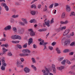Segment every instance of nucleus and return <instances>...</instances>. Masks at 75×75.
<instances>
[{
    "instance_id": "bf43d9fd",
    "label": "nucleus",
    "mask_w": 75,
    "mask_h": 75,
    "mask_svg": "<svg viewBox=\"0 0 75 75\" xmlns=\"http://www.w3.org/2000/svg\"><path fill=\"white\" fill-rule=\"evenodd\" d=\"M40 44L41 45H43L44 44V42H40Z\"/></svg>"
},
{
    "instance_id": "dca6fc26",
    "label": "nucleus",
    "mask_w": 75,
    "mask_h": 75,
    "mask_svg": "<svg viewBox=\"0 0 75 75\" xmlns=\"http://www.w3.org/2000/svg\"><path fill=\"white\" fill-rule=\"evenodd\" d=\"M70 44V40H69L67 41H65L64 42V44L67 45V44Z\"/></svg>"
},
{
    "instance_id": "72a5a7b5",
    "label": "nucleus",
    "mask_w": 75,
    "mask_h": 75,
    "mask_svg": "<svg viewBox=\"0 0 75 75\" xmlns=\"http://www.w3.org/2000/svg\"><path fill=\"white\" fill-rule=\"evenodd\" d=\"M64 68V67L63 66H61L59 68V70H62Z\"/></svg>"
},
{
    "instance_id": "680f3d73",
    "label": "nucleus",
    "mask_w": 75,
    "mask_h": 75,
    "mask_svg": "<svg viewBox=\"0 0 75 75\" xmlns=\"http://www.w3.org/2000/svg\"><path fill=\"white\" fill-rule=\"evenodd\" d=\"M64 22V24H67V23H68V21H65Z\"/></svg>"
},
{
    "instance_id": "5fc2aeb1",
    "label": "nucleus",
    "mask_w": 75,
    "mask_h": 75,
    "mask_svg": "<svg viewBox=\"0 0 75 75\" xmlns=\"http://www.w3.org/2000/svg\"><path fill=\"white\" fill-rule=\"evenodd\" d=\"M41 7V5L40 4H39L38 6V8H40Z\"/></svg>"
},
{
    "instance_id": "a211bd4d",
    "label": "nucleus",
    "mask_w": 75,
    "mask_h": 75,
    "mask_svg": "<svg viewBox=\"0 0 75 75\" xmlns=\"http://www.w3.org/2000/svg\"><path fill=\"white\" fill-rule=\"evenodd\" d=\"M30 35L31 36H34L35 35V33L33 31H31L30 33Z\"/></svg>"
},
{
    "instance_id": "0e129e2a",
    "label": "nucleus",
    "mask_w": 75,
    "mask_h": 75,
    "mask_svg": "<svg viewBox=\"0 0 75 75\" xmlns=\"http://www.w3.org/2000/svg\"><path fill=\"white\" fill-rule=\"evenodd\" d=\"M28 54H24V56H28Z\"/></svg>"
},
{
    "instance_id": "bb28decb",
    "label": "nucleus",
    "mask_w": 75,
    "mask_h": 75,
    "mask_svg": "<svg viewBox=\"0 0 75 75\" xmlns=\"http://www.w3.org/2000/svg\"><path fill=\"white\" fill-rule=\"evenodd\" d=\"M2 47H5L6 48H7L8 47V45L7 44H6L5 45H1Z\"/></svg>"
},
{
    "instance_id": "2eb2a0df",
    "label": "nucleus",
    "mask_w": 75,
    "mask_h": 75,
    "mask_svg": "<svg viewBox=\"0 0 75 75\" xmlns=\"http://www.w3.org/2000/svg\"><path fill=\"white\" fill-rule=\"evenodd\" d=\"M11 26H8L7 27H6L4 28V30H10V29H11Z\"/></svg>"
},
{
    "instance_id": "603ef678",
    "label": "nucleus",
    "mask_w": 75,
    "mask_h": 75,
    "mask_svg": "<svg viewBox=\"0 0 75 75\" xmlns=\"http://www.w3.org/2000/svg\"><path fill=\"white\" fill-rule=\"evenodd\" d=\"M75 44V43L74 42H72L70 44V46H73V45H74Z\"/></svg>"
},
{
    "instance_id": "052dcab7",
    "label": "nucleus",
    "mask_w": 75,
    "mask_h": 75,
    "mask_svg": "<svg viewBox=\"0 0 75 75\" xmlns=\"http://www.w3.org/2000/svg\"><path fill=\"white\" fill-rule=\"evenodd\" d=\"M21 61H22V62H23V61H24V59L23 58H21Z\"/></svg>"
},
{
    "instance_id": "473e14b6",
    "label": "nucleus",
    "mask_w": 75,
    "mask_h": 75,
    "mask_svg": "<svg viewBox=\"0 0 75 75\" xmlns=\"http://www.w3.org/2000/svg\"><path fill=\"white\" fill-rule=\"evenodd\" d=\"M71 16H75V13L74 12H71V14L70 15V16L71 17Z\"/></svg>"
},
{
    "instance_id": "09e8293b",
    "label": "nucleus",
    "mask_w": 75,
    "mask_h": 75,
    "mask_svg": "<svg viewBox=\"0 0 75 75\" xmlns=\"http://www.w3.org/2000/svg\"><path fill=\"white\" fill-rule=\"evenodd\" d=\"M63 58H64L63 57H60V58L59 59V61H61L63 59Z\"/></svg>"
},
{
    "instance_id": "6ab92c4d",
    "label": "nucleus",
    "mask_w": 75,
    "mask_h": 75,
    "mask_svg": "<svg viewBox=\"0 0 75 75\" xmlns=\"http://www.w3.org/2000/svg\"><path fill=\"white\" fill-rule=\"evenodd\" d=\"M21 20L23 21V22L25 24H27V20L26 19H24L23 18H22L21 19Z\"/></svg>"
},
{
    "instance_id": "f704fd0d",
    "label": "nucleus",
    "mask_w": 75,
    "mask_h": 75,
    "mask_svg": "<svg viewBox=\"0 0 75 75\" xmlns=\"http://www.w3.org/2000/svg\"><path fill=\"white\" fill-rule=\"evenodd\" d=\"M32 60V61L33 63H35V59L33 58L31 59Z\"/></svg>"
},
{
    "instance_id": "2f4dec72",
    "label": "nucleus",
    "mask_w": 75,
    "mask_h": 75,
    "mask_svg": "<svg viewBox=\"0 0 75 75\" xmlns=\"http://www.w3.org/2000/svg\"><path fill=\"white\" fill-rule=\"evenodd\" d=\"M66 62V60H64L61 63L62 65H65V63Z\"/></svg>"
},
{
    "instance_id": "69168bd1",
    "label": "nucleus",
    "mask_w": 75,
    "mask_h": 75,
    "mask_svg": "<svg viewBox=\"0 0 75 75\" xmlns=\"http://www.w3.org/2000/svg\"><path fill=\"white\" fill-rule=\"evenodd\" d=\"M46 49H47V48L46 47V45H44V50H46Z\"/></svg>"
},
{
    "instance_id": "c85d7f7f",
    "label": "nucleus",
    "mask_w": 75,
    "mask_h": 75,
    "mask_svg": "<svg viewBox=\"0 0 75 75\" xmlns=\"http://www.w3.org/2000/svg\"><path fill=\"white\" fill-rule=\"evenodd\" d=\"M70 50L69 49H65V50H64V52H65V53H66V52H69Z\"/></svg>"
},
{
    "instance_id": "ea45409f",
    "label": "nucleus",
    "mask_w": 75,
    "mask_h": 75,
    "mask_svg": "<svg viewBox=\"0 0 75 75\" xmlns=\"http://www.w3.org/2000/svg\"><path fill=\"white\" fill-rule=\"evenodd\" d=\"M35 19H33V20H31L30 21V22L31 23H35Z\"/></svg>"
},
{
    "instance_id": "aec40b11",
    "label": "nucleus",
    "mask_w": 75,
    "mask_h": 75,
    "mask_svg": "<svg viewBox=\"0 0 75 75\" xmlns=\"http://www.w3.org/2000/svg\"><path fill=\"white\" fill-rule=\"evenodd\" d=\"M36 13V12L34 11H32L31 12V14L33 16H34V15Z\"/></svg>"
},
{
    "instance_id": "cd10ccee",
    "label": "nucleus",
    "mask_w": 75,
    "mask_h": 75,
    "mask_svg": "<svg viewBox=\"0 0 75 75\" xmlns=\"http://www.w3.org/2000/svg\"><path fill=\"white\" fill-rule=\"evenodd\" d=\"M6 68H5V67H4V66L2 65L1 67V69L2 71H5Z\"/></svg>"
},
{
    "instance_id": "f8f14e48",
    "label": "nucleus",
    "mask_w": 75,
    "mask_h": 75,
    "mask_svg": "<svg viewBox=\"0 0 75 75\" xmlns=\"http://www.w3.org/2000/svg\"><path fill=\"white\" fill-rule=\"evenodd\" d=\"M71 10V8H70V7L68 5L67 6L66 11L67 12H69Z\"/></svg>"
},
{
    "instance_id": "1a4fd4ad",
    "label": "nucleus",
    "mask_w": 75,
    "mask_h": 75,
    "mask_svg": "<svg viewBox=\"0 0 75 75\" xmlns=\"http://www.w3.org/2000/svg\"><path fill=\"white\" fill-rule=\"evenodd\" d=\"M23 52L24 53V54H25L26 53H30V50H29L26 49L24 50H23Z\"/></svg>"
},
{
    "instance_id": "7c9ffc66",
    "label": "nucleus",
    "mask_w": 75,
    "mask_h": 75,
    "mask_svg": "<svg viewBox=\"0 0 75 75\" xmlns=\"http://www.w3.org/2000/svg\"><path fill=\"white\" fill-rule=\"evenodd\" d=\"M48 9V7H47L46 5L45 6V8H44L43 10L44 11H47V10Z\"/></svg>"
},
{
    "instance_id": "864d4df0",
    "label": "nucleus",
    "mask_w": 75,
    "mask_h": 75,
    "mask_svg": "<svg viewBox=\"0 0 75 75\" xmlns=\"http://www.w3.org/2000/svg\"><path fill=\"white\" fill-rule=\"evenodd\" d=\"M34 48H37V46L35 45V44H34L33 46Z\"/></svg>"
},
{
    "instance_id": "49530a36",
    "label": "nucleus",
    "mask_w": 75,
    "mask_h": 75,
    "mask_svg": "<svg viewBox=\"0 0 75 75\" xmlns=\"http://www.w3.org/2000/svg\"><path fill=\"white\" fill-rule=\"evenodd\" d=\"M19 55L21 57H24V54L23 53H21L19 54Z\"/></svg>"
},
{
    "instance_id": "c03bdc74",
    "label": "nucleus",
    "mask_w": 75,
    "mask_h": 75,
    "mask_svg": "<svg viewBox=\"0 0 75 75\" xmlns=\"http://www.w3.org/2000/svg\"><path fill=\"white\" fill-rule=\"evenodd\" d=\"M52 23H54V18H52L51 21H50V24H52Z\"/></svg>"
},
{
    "instance_id": "b1692460",
    "label": "nucleus",
    "mask_w": 75,
    "mask_h": 75,
    "mask_svg": "<svg viewBox=\"0 0 75 75\" xmlns=\"http://www.w3.org/2000/svg\"><path fill=\"white\" fill-rule=\"evenodd\" d=\"M6 39L5 38H4L0 40V41H6Z\"/></svg>"
},
{
    "instance_id": "39448f33",
    "label": "nucleus",
    "mask_w": 75,
    "mask_h": 75,
    "mask_svg": "<svg viewBox=\"0 0 75 75\" xmlns=\"http://www.w3.org/2000/svg\"><path fill=\"white\" fill-rule=\"evenodd\" d=\"M2 50H3L2 53H0V55H3V54H6V52L7 51V49H5L4 47H3Z\"/></svg>"
},
{
    "instance_id": "6e6552de",
    "label": "nucleus",
    "mask_w": 75,
    "mask_h": 75,
    "mask_svg": "<svg viewBox=\"0 0 75 75\" xmlns=\"http://www.w3.org/2000/svg\"><path fill=\"white\" fill-rule=\"evenodd\" d=\"M4 57H3L2 59V62L3 66H5V67L6 66V63L5 62V61L4 60Z\"/></svg>"
},
{
    "instance_id": "a878e982",
    "label": "nucleus",
    "mask_w": 75,
    "mask_h": 75,
    "mask_svg": "<svg viewBox=\"0 0 75 75\" xmlns=\"http://www.w3.org/2000/svg\"><path fill=\"white\" fill-rule=\"evenodd\" d=\"M31 8H36V6L35 4H33L31 6Z\"/></svg>"
},
{
    "instance_id": "a18cd8bd",
    "label": "nucleus",
    "mask_w": 75,
    "mask_h": 75,
    "mask_svg": "<svg viewBox=\"0 0 75 75\" xmlns=\"http://www.w3.org/2000/svg\"><path fill=\"white\" fill-rule=\"evenodd\" d=\"M69 73H70V74H72V75H75V73H74L73 71H70L69 72Z\"/></svg>"
},
{
    "instance_id": "79ce46f5",
    "label": "nucleus",
    "mask_w": 75,
    "mask_h": 75,
    "mask_svg": "<svg viewBox=\"0 0 75 75\" xmlns=\"http://www.w3.org/2000/svg\"><path fill=\"white\" fill-rule=\"evenodd\" d=\"M13 31L15 32H17V28H16L14 27L13 29Z\"/></svg>"
},
{
    "instance_id": "e433bc0d",
    "label": "nucleus",
    "mask_w": 75,
    "mask_h": 75,
    "mask_svg": "<svg viewBox=\"0 0 75 75\" xmlns=\"http://www.w3.org/2000/svg\"><path fill=\"white\" fill-rule=\"evenodd\" d=\"M66 62H67V64H71V62H70L68 60H66Z\"/></svg>"
},
{
    "instance_id": "f3484780",
    "label": "nucleus",
    "mask_w": 75,
    "mask_h": 75,
    "mask_svg": "<svg viewBox=\"0 0 75 75\" xmlns=\"http://www.w3.org/2000/svg\"><path fill=\"white\" fill-rule=\"evenodd\" d=\"M18 32L19 34H22L23 32V29H19L18 30Z\"/></svg>"
},
{
    "instance_id": "5701e85b",
    "label": "nucleus",
    "mask_w": 75,
    "mask_h": 75,
    "mask_svg": "<svg viewBox=\"0 0 75 75\" xmlns=\"http://www.w3.org/2000/svg\"><path fill=\"white\" fill-rule=\"evenodd\" d=\"M17 48H18L19 49H21L22 48V46L21 45H17Z\"/></svg>"
},
{
    "instance_id": "a19ab883",
    "label": "nucleus",
    "mask_w": 75,
    "mask_h": 75,
    "mask_svg": "<svg viewBox=\"0 0 75 75\" xmlns=\"http://www.w3.org/2000/svg\"><path fill=\"white\" fill-rule=\"evenodd\" d=\"M42 72H43V73H45L44 74H47V73H46V72H47V71H46V69H45V70H42Z\"/></svg>"
},
{
    "instance_id": "de8ad7c7",
    "label": "nucleus",
    "mask_w": 75,
    "mask_h": 75,
    "mask_svg": "<svg viewBox=\"0 0 75 75\" xmlns=\"http://www.w3.org/2000/svg\"><path fill=\"white\" fill-rule=\"evenodd\" d=\"M49 48L50 50H53V47H52L49 46Z\"/></svg>"
},
{
    "instance_id": "4468645a",
    "label": "nucleus",
    "mask_w": 75,
    "mask_h": 75,
    "mask_svg": "<svg viewBox=\"0 0 75 75\" xmlns=\"http://www.w3.org/2000/svg\"><path fill=\"white\" fill-rule=\"evenodd\" d=\"M17 66L18 67H20V65H21V62L20 61H18L17 62Z\"/></svg>"
},
{
    "instance_id": "c756f323",
    "label": "nucleus",
    "mask_w": 75,
    "mask_h": 75,
    "mask_svg": "<svg viewBox=\"0 0 75 75\" xmlns=\"http://www.w3.org/2000/svg\"><path fill=\"white\" fill-rule=\"evenodd\" d=\"M28 45V44H27V43H26L23 45V47L24 48H26V47H27Z\"/></svg>"
},
{
    "instance_id": "13d9d810",
    "label": "nucleus",
    "mask_w": 75,
    "mask_h": 75,
    "mask_svg": "<svg viewBox=\"0 0 75 75\" xmlns=\"http://www.w3.org/2000/svg\"><path fill=\"white\" fill-rule=\"evenodd\" d=\"M59 5L58 4H55L54 5V7H56V6H58Z\"/></svg>"
},
{
    "instance_id": "37998d69",
    "label": "nucleus",
    "mask_w": 75,
    "mask_h": 75,
    "mask_svg": "<svg viewBox=\"0 0 75 75\" xmlns=\"http://www.w3.org/2000/svg\"><path fill=\"white\" fill-rule=\"evenodd\" d=\"M10 22L11 23H14V19H13V18H11L10 20Z\"/></svg>"
},
{
    "instance_id": "3c124183",
    "label": "nucleus",
    "mask_w": 75,
    "mask_h": 75,
    "mask_svg": "<svg viewBox=\"0 0 75 75\" xmlns=\"http://www.w3.org/2000/svg\"><path fill=\"white\" fill-rule=\"evenodd\" d=\"M55 44H56V42H53L52 44V45H55Z\"/></svg>"
},
{
    "instance_id": "f03ea898",
    "label": "nucleus",
    "mask_w": 75,
    "mask_h": 75,
    "mask_svg": "<svg viewBox=\"0 0 75 75\" xmlns=\"http://www.w3.org/2000/svg\"><path fill=\"white\" fill-rule=\"evenodd\" d=\"M1 5L2 6L5 7L6 11H8V7L6 5V4L5 3H2L1 4Z\"/></svg>"
},
{
    "instance_id": "6e6d98bb",
    "label": "nucleus",
    "mask_w": 75,
    "mask_h": 75,
    "mask_svg": "<svg viewBox=\"0 0 75 75\" xmlns=\"http://www.w3.org/2000/svg\"><path fill=\"white\" fill-rule=\"evenodd\" d=\"M28 31H30V32H31V31H33V29H29L28 30Z\"/></svg>"
},
{
    "instance_id": "774afa93",
    "label": "nucleus",
    "mask_w": 75,
    "mask_h": 75,
    "mask_svg": "<svg viewBox=\"0 0 75 75\" xmlns=\"http://www.w3.org/2000/svg\"><path fill=\"white\" fill-rule=\"evenodd\" d=\"M16 5H17V6H18L19 5V3L17 2H16Z\"/></svg>"
},
{
    "instance_id": "8fccbe9b",
    "label": "nucleus",
    "mask_w": 75,
    "mask_h": 75,
    "mask_svg": "<svg viewBox=\"0 0 75 75\" xmlns=\"http://www.w3.org/2000/svg\"><path fill=\"white\" fill-rule=\"evenodd\" d=\"M74 54V52H71L69 53V55H72Z\"/></svg>"
},
{
    "instance_id": "393cba45",
    "label": "nucleus",
    "mask_w": 75,
    "mask_h": 75,
    "mask_svg": "<svg viewBox=\"0 0 75 75\" xmlns=\"http://www.w3.org/2000/svg\"><path fill=\"white\" fill-rule=\"evenodd\" d=\"M12 17H13V18H17V17H18V15H13L12 16Z\"/></svg>"
},
{
    "instance_id": "e2e57ef3",
    "label": "nucleus",
    "mask_w": 75,
    "mask_h": 75,
    "mask_svg": "<svg viewBox=\"0 0 75 75\" xmlns=\"http://www.w3.org/2000/svg\"><path fill=\"white\" fill-rule=\"evenodd\" d=\"M11 38L13 40H14L15 38H14V35H13L11 36Z\"/></svg>"
},
{
    "instance_id": "338daca9",
    "label": "nucleus",
    "mask_w": 75,
    "mask_h": 75,
    "mask_svg": "<svg viewBox=\"0 0 75 75\" xmlns=\"http://www.w3.org/2000/svg\"><path fill=\"white\" fill-rule=\"evenodd\" d=\"M61 24H64V22H63L62 21L60 22Z\"/></svg>"
},
{
    "instance_id": "c9c22d12",
    "label": "nucleus",
    "mask_w": 75,
    "mask_h": 75,
    "mask_svg": "<svg viewBox=\"0 0 75 75\" xmlns=\"http://www.w3.org/2000/svg\"><path fill=\"white\" fill-rule=\"evenodd\" d=\"M53 5H54V4H52L51 5H50L49 7V8H52L53 7Z\"/></svg>"
},
{
    "instance_id": "423d86ee",
    "label": "nucleus",
    "mask_w": 75,
    "mask_h": 75,
    "mask_svg": "<svg viewBox=\"0 0 75 75\" xmlns=\"http://www.w3.org/2000/svg\"><path fill=\"white\" fill-rule=\"evenodd\" d=\"M52 70L53 71V72L55 74L56 73V68H55V66L54 64L52 65Z\"/></svg>"
},
{
    "instance_id": "0eeeda50",
    "label": "nucleus",
    "mask_w": 75,
    "mask_h": 75,
    "mask_svg": "<svg viewBox=\"0 0 75 75\" xmlns=\"http://www.w3.org/2000/svg\"><path fill=\"white\" fill-rule=\"evenodd\" d=\"M69 31H70V30L69 29H67L65 31V32L63 33V35H67L69 33Z\"/></svg>"
},
{
    "instance_id": "412c9836",
    "label": "nucleus",
    "mask_w": 75,
    "mask_h": 75,
    "mask_svg": "<svg viewBox=\"0 0 75 75\" xmlns=\"http://www.w3.org/2000/svg\"><path fill=\"white\" fill-rule=\"evenodd\" d=\"M56 50L57 51L58 54H60V53H61V51H60V50H59V49H58V47H57L56 48Z\"/></svg>"
},
{
    "instance_id": "4c0bfd02",
    "label": "nucleus",
    "mask_w": 75,
    "mask_h": 75,
    "mask_svg": "<svg viewBox=\"0 0 75 75\" xmlns=\"http://www.w3.org/2000/svg\"><path fill=\"white\" fill-rule=\"evenodd\" d=\"M38 41L39 42L41 41L42 42H44V40H43L42 39H41V38L38 39Z\"/></svg>"
},
{
    "instance_id": "f257e3e1",
    "label": "nucleus",
    "mask_w": 75,
    "mask_h": 75,
    "mask_svg": "<svg viewBox=\"0 0 75 75\" xmlns=\"http://www.w3.org/2000/svg\"><path fill=\"white\" fill-rule=\"evenodd\" d=\"M46 70L47 73L44 74V75H54V74L50 72V71L48 69L46 68Z\"/></svg>"
},
{
    "instance_id": "4d7b16f0",
    "label": "nucleus",
    "mask_w": 75,
    "mask_h": 75,
    "mask_svg": "<svg viewBox=\"0 0 75 75\" xmlns=\"http://www.w3.org/2000/svg\"><path fill=\"white\" fill-rule=\"evenodd\" d=\"M20 24L22 25H24V23L23 22H20Z\"/></svg>"
},
{
    "instance_id": "20e7f679",
    "label": "nucleus",
    "mask_w": 75,
    "mask_h": 75,
    "mask_svg": "<svg viewBox=\"0 0 75 75\" xmlns=\"http://www.w3.org/2000/svg\"><path fill=\"white\" fill-rule=\"evenodd\" d=\"M24 70L25 73H29L30 71V69L27 67H25Z\"/></svg>"
},
{
    "instance_id": "4be33fe9",
    "label": "nucleus",
    "mask_w": 75,
    "mask_h": 75,
    "mask_svg": "<svg viewBox=\"0 0 75 75\" xmlns=\"http://www.w3.org/2000/svg\"><path fill=\"white\" fill-rule=\"evenodd\" d=\"M65 17V13L64 12L62 14L61 18H64Z\"/></svg>"
},
{
    "instance_id": "58836bf2",
    "label": "nucleus",
    "mask_w": 75,
    "mask_h": 75,
    "mask_svg": "<svg viewBox=\"0 0 75 75\" xmlns=\"http://www.w3.org/2000/svg\"><path fill=\"white\" fill-rule=\"evenodd\" d=\"M8 55L9 56H12V53L10 52H9L8 53Z\"/></svg>"
},
{
    "instance_id": "9b49d317",
    "label": "nucleus",
    "mask_w": 75,
    "mask_h": 75,
    "mask_svg": "<svg viewBox=\"0 0 75 75\" xmlns=\"http://www.w3.org/2000/svg\"><path fill=\"white\" fill-rule=\"evenodd\" d=\"M14 38L15 39H19V40H21V38L20 36L17 35H14Z\"/></svg>"
},
{
    "instance_id": "7ed1b4c3",
    "label": "nucleus",
    "mask_w": 75,
    "mask_h": 75,
    "mask_svg": "<svg viewBox=\"0 0 75 75\" xmlns=\"http://www.w3.org/2000/svg\"><path fill=\"white\" fill-rule=\"evenodd\" d=\"M65 28H66V26H64L62 27V28H57V30H56V32H57V33H58V32H59V31L60 30H65Z\"/></svg>"
},
{
    "instance_id": "9d476101",
    "label": "nucleus",
    "mask_w": 75,
    "mask_h": 75,
    "mask_svg": "<svg viewBox=\"0 0 75 75\" xmlns=\"http://www.w3.org/2000/svg\"><path fill=\"white\" fill-rule=\"evenodd\" d=\"M50 21L49 20H48L47 21H45V25H47V27H50Z\"/></svg>"
},
{
    "instance_id": "ddd939ff",
    "label": "nucleus",
    "mask_w": 75,
    "mask_h": 75,
    "mask_svg": "<svg viewBox=\"0 0 75 75\" xmlns=\"http://www.w3.org/2000/svg\"><path fill=\"white\" fill-rule=\"evenodd\" d=\"M33 42V38H30L29 39V40L28 42V45H30L31 43Z\"/></svg>"
}]
</instances>
